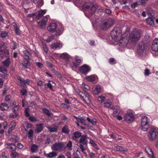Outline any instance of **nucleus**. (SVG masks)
<instances>
[{
  "label": "nucleus",
  "instance_id": "10",
  "mask_svg": "<svg viewBox=\"0 0 158 158\" xmlns=\"http://www.w3.org/2000/svg\"><path fill=\"white\" fill-rule=\"evenodd\" d=\"M65 148L64 143L61 142L56 143L51 147L53 150L60 152L64 150Z\"/></svg>",
  "mask_w": 158,
  "mask_h": 158
},
{
  "label": "nucleus",
  "instance_id": "61",
  "mask_svg": "<svg viewBox=\"0 0 158 158\" xmlns=\"http://www.w3.org/2000/svg\"><path fill=\"white\" fill-rule=\"evenodd\" d=\"M11 98V96L10 95H8L6 96L5 98V101L6 102H8L9 101H10Z\"/></svg>",
  "mask_w": 158,
  "mask_h": 158
},
{
  "label": "nucleus",
  "instance_id": "29",
  "mask_svg": "<svg viewBox=\"0 0 158 158\" xmlns=\"http://www.w3.org/2000/svg\"><path fill=\"white\" fill-rule=\"evenodd\" d=\"M43 124L42 123L38 124L37 125L36 131L38 133H39L41 132L43 130Z\"/></svg>",
  "mask_w": 158,
  "mask_h": 158
},
{
  "label": "nucleus",
  "instance_id": "56",
  "mask_svg": "<svg viewBox=\"0 0 158 158\" xmlns=\"http://www.w3.org/2000/svg\"><path fill=\"white\" fill-rule=\"evenodd\" d=\"M43 48L44 50L47 53L48 50V48L47 47L46 44H44L43 45Z\"/></svg>",
  "mask_w": 158,
  "mask_h": 158
},
{
  "label": "nucleus",
  "instance_id": "50",
  "mask_svg": "<svg viewBox=\"0 0 158 158\" xmlns=\"http://www.w3.org/2000/svg\"><path fill=\"white\" fill-rule=\"evenodd\" d=\"M0 75H1V76H0V77H2L5 79H7L9 76V75L7 74V73L0 74Z\"/></svg>",
  "mask_w": 158,
  "mask_h": 158
},
{
  "label": "nucleus",
  "instance_id": "3",
  "mask_svg": "<svg viewBox=\"0 0 158 158\" xmlns=\"http://www.w3.org/2000/svg\"><path fill=\"white\" fill-rule=\"evenodd\" d=\"M60 29L58 27L57 25L55 23H50L47 27V30L49 32L52 33H56V35H60L61 34V31L63 29V27L61 26Z\"/></svg>",
  "mask_w": 158,
  "mask_h": 158
},
{
  "label": "nucleus",
  "instance_id": "25",
  "mask_svg": "<svg viewBox=\"0 0 158 158\" xmlns=\"http://www.w3.org/2000/svg\"><path fill=\"white\" fill-rule=\"evenodd\" d=\"M86 79L88 81L92 82L96 80L97 79V77L95 75H91L87 76Z\"/></svg>",
  "mask_w": 158,
  "mask_h": 158
},
{
  "label": "nucleus",
  "instance_id": "6",
  "mask_svg": "<svg viewBox=\"0 0 158 158\" xmlns=\"http://www.w3.org/2000/svg\"><path fill=\"white\" fill-rule=\"evenodd\" d=\"M141 127L144 131H147L150 127V119L145 116H142L141 119Z\"/></svg>",
  "mask_w": 158,
  "mask_h": 158
},
{
  "label": "nucleus",
  "instance_id": "43",
  "mask_svg": "<svg viewBox=\"0 0 158 158\" xmlns=\"http://www.w3.org/2000/svg\"><path fill=\"white\" fill-rule=\"evenodd\" d=\"M34 133L32 129H30L27 135L29 138L31 139Z\"/></svg>",
  "mask_w": 158,
  "mask_h": 158
},
{
  "label": "nucleus",
  "instance_id": "27",
  "mask_svg": "<svg viewBox=\"0 0 158 158\" xmlns=\"http://www.w3.org/2000/svg\"><path fill=\"white\" fill-rule=\"evenodd\" d=\"M57 155V153L53 151L49 153H44V156L45 157L50 158L54 157Z\"/></svg>",
  "mask_w": 158,
  "mask_h": 158
},
{
  "label": "nucleus",
  "instance_id": "46",
  "mask_svg": "<svg viewBox=\"0 0 158 158\" xmlns=\"http://www.w3.org/2000/svg\"><path fill=\"white\" fill-rule=\"evenodd\" d=\"M32 126V125L31 123H27L26 124V128H25V131H27V129L31 128Z\"/></svg>",
  "mask_w": 158,
  "mask_h": 158
},
{
  "label": "nucleus",
  "instance_id": "38",
  "mask_svg": "<svg viewBox=\"0 0 158 158\" xmlns=\"http://www.w3.org/2000/svg\"><path fill=\"white\" fill-rule=\"evenodd\" d=\"M30 111V109L28 107H26L25 109L24 113L25 116L26 117H29L30 116V114L29 111Z\"/></svg>",
  "mask_w": 158,
  "mask_h": 158
},
{
  "label": "nucleus",
  "instance_id": "41",
  "mask_svg": "<svg viewBox=\"0 0 158 158\" xmlns=\"http://www.w3.org/2000/svg\"><path fill=\"white\" fill-rule=\"evenodd\" d=\"M10 155L12 158H15L19 156V154L15 151H13L11 152Z\"/></svg>",
  "mask_w": 158,
  "mask_h": 158
},
{
  "label": "nucleus",
  "instance_id": "40",
  "mask_svg": "<svg viewBox=\"0 0 158 158\" xmlns=\"http://www.w3.org/2000/svg\"><path fill=\"white\" fill-rule=\"evenodd\" d=\"M109 63L111 64H116V61L115 60L114 58H109L108 60Z\"/></svg>",
  "mask_w": 158,
  "mask_h": 158
},
{
  "label": "nucleus",
  "instance_id": "17",
  "mask_svg": "<svg viewBox=\"0 0 158 158\" xmlns=\"http://www.w3.org/2000/svg\"><path fill=\"white\" fill-rule=\"evenodd\" d=\"M93 94L96 95L99 94L102 90L101 86L99 85H96L95 87L93 88Z\"/></svg>",
  "mask_w": 158,
  "mask_h": 158
},
{
  "label": "nucleus",
  "instance_id": "60",
  "mask_svg": "<svg viewBox=\"0 0 158 158\" xmlns=\"http://www.w3.org/2000/svg\"><path fill=\"white\" fill-rule=\"evenodd\" d=\"M17 147L18 148L21 149L23 147V145L21 143H18L17 144Z\"/></svg>",
  "mask_w": 158,
  "mask_h": 158
},
{
  "label": "nucleus",
  "instance_id": "57",
  "mask_svg": "<svg viewBox=\"0 0 158 158\" xmlns=\"http://www.w3.org/2000/svg\"><path fill=\"white\" fill-rule=\"evenodd\" d=\"M46 86H47V87L49 88L50 89H52V86L50 83H48L46 84H45V87L46 88L47 87H46Z\"/></svg>",
  "mask_w": 158,
  "mask_h": 158
},
{
  "label": "nucleus",
  "instance_id": "62",
  "mask_svg": "<svg viewBox=\"0 0 158 158\" xmlns=\"http://www.w3.org/2000/svg\"><path fill=\"white\" fill-rule=\"evenodd\" d=\"M89 143L92 146H97L96 143L92 139H90L89 140Z\"/></svg>",
  "mask_w": 158,
  "mask_h": 158
},
{
  "label": "nucleus",
  "instance_id": "14",
  "mask_svg": "<svg viewBox=\"0 0 158 158\" xmlns=\"http://www.w3.org/2000/svg\"><path fill=\"white\" fill-rule=\"evenodd\" d=\"M63 46L62 43L57 42L52 44L51 45V48L54 50H59L62 48Z\"/></svg>",
  "mask_w": 158,
  "mask_h": 158
},
{
  "label": "nucleus",
  "instance_id": "9",
  "mask_svg": "<svg viewBox=\"0 0 158 158\" xmlns=\"http://www.w3.org/2000/svg\"><path fill=\"white\" fill-rule=\"evenodd\" d=\"M78 94L81 99L87 104H89L90 103V100L89 98V95L87 92H85L86 95L83 92L78 90Z\"/></svg>",
  "mask_w": 158,
  "mask_h": 158
},
{
  "label": "nucleus",
  "instance_id": "20",
  "mask_svg": "<svg viewBox=\"0 0 158 158\" xmlns=\"http://www.w3.org/2000/svg\"><path fill=\"white\" fill-rule=\"evenodd\" d=\"M48 18L46 16H45L43 18L41 21L37 22L38 25L40 27L45 26L46 24V23L48 22Z\"/></svg>",
  "mask_w": 158,
  "mask_h": 158
},
{
  "label": "nucleus",
  "instance_id": "51",
  "mask_svg": "<svg viewBox=\"0 0 158 158\" xmlns=\"http://www.w3.org/2000/svg\"><path fill=\"white\" fill-rule=\"evenodd\" d=\"M105 97L102 96H101L98 97V101L101 103L102 102H104L105 99Z\"/></svg>",
  "mask_w": 158,
  "mask_h": 158
},
{
  "label": "nucleus",
  "instance_id": "42",
  "mask_svg": "<svg viewBox=\"0 0 158 158\" xmlns=\"http://www.w3.org/2000/svg\"><path fill=\"white\" fill-rule=\"evenodd\" d=\"M0 72L3 73H7V69L4 67L0 66Z\"/></svg>",
  "mask_w": 158,
  "mask_h": 158
},
{
  "label": "nucleus",
  "instance_id": "58",
  "mask_svg": "<svg viewBox=\"0 0 158 158\" xmlns=\"http://www.w3.org/2000/svg\"><path fill=\"white\" fill-rule=\"evenodd\" d=\"M32 80H30L28 79H27L25 80L26 84H27L29 85H31L32 84Z\"/></svg>",
  "mask_w": 158,
  "mask_h": 158
},
{
  "label": "nucleus",
  "instance_id": "1",
  "mask_svg": "<svg viewBox=\"0 0 158 158\" xmlns=\"http://www.w3.org/2000/svg\"><path fill=\"white\" fill-rule=\"evenodd\" d=\"M122 30L120 27H115L111 32L113 39L119 42V45L123 47L126 46L128 42V37H124L122 35Z\"/></svg>",
  "mask_w": 158,
  "mask_h": 158
},
{
  "label": "nucleus",
  "instance_id": "18",
  "mask_svg": "<svg viewBox=\"0 0 158 158\" xmlns=\"http://www.w3.org/2000/svg\"><path fill=\"white\" fill-rule=\"evenodd\" d=\"M87 136L86 135L84 134L82 135L80 137L79 143H82L84 145H86L87 143Z\"/></svg>",
  "mask_w": 158,
  "mask_h": 158
},
{
  "label": "nucleus",
  "instance_id": "49",
  "mask_svg": "<svg viewBox=\"0 0 158 158\" xmlns=\"http://www.w3.org/2000/svg\"><path fill=\"white\" fill-rule=\"evenodd\" d=\"M28 119L31 122H35L38 120L36 117L32 116H30L29 117Z\"/></svg>",
  "mask_w": 158,
  "mask_h": 158
},
{
  "label": "nucleus",
  "instance_id": "31",
  "mask_svg": "<svg viewBox=\"0 0 158 158\" xmlns=\"http://www.w3.org/2000/svg\"><path fill=\"white\" fill-rule=\"evenodd\" d=\"M60 57L65 60L66 61H68L69 60V56L66 53H63L61 54Z\"/></svg>",
  "mask_w": 158,
  "mask_h": 158
},
{
  "label": "nucleus",
  "instance_id": "23",
  "mask_svg": "<svg viewBox=\"0 0 158 158\" xmlns=\"http://www.w3.org/2000/svg\"><path fill=\"white\" fill-rule=\"evenodd\" d=\"M24 56V58L27 60L30 61L31 60L30 58L31 56V54L27 50H25L23 52Z\"/></svg>",
  "mask_w": 158,
  "mask_h": 158
},
{
  "label": "nucleus",
  "instance_id": "26",
  "mask_svg": "<svg viewBox=\"0 0 158 158\" xmlns=\"http://www.w3.org/2000/svg\"><path fill=\"white\" fill-rule=\"evenodd\" d=\"M16 101H14L12 103V107H13L12 110L13 112H18L19 108V105H16Z\"/></svg>",
  "mask_w": 158,
  "mask_h": 158
},
{
  "label": "nucleus",
  "instance_id": "35",
  "mask_svg": "<svg viewBox=\"0 0 158 158\" xmlns=\"http://www.w3.org/2000/svg\"><path fill=\"white\" fill-rule=\"evenodd\" d=\"M38 147L35 144H33L31 146V150L32 153L36 152L37 151Z\"/></svg>",
  "mask_w": 158,
  "mask_h": 158
},
{
  "label": "nucleus",
  "instance_id": "37",
  "mask_svg": "<svg viewBox=\"0 0 158 158\" xmlns=\"http://www.w3.org/2000/svg\"><path fill=\"white\" fill-rule=\"evenodd\" d=\"M49 131L51 132H56L58 130V128L56 126H55L53 127H48V128Z\"/></svg>",
  "mask_w": 158,
  "mask_h": 158
},
{
  "label": "nucleus",
  "instance_id": "22",
  "mask_svg": "<svg viewBox=\"0 0 158 158\" xmlns=\"http://www.w3.org/2000/svg\"><path fill=\"white\" fill-rule=\"evenodd\" d=\"M12 25L14 27L15 34L18 35H19L21 33V31L19 29V27L17 26V24L15 22L13 23Z\"/></svg>",
  "mask_w": 158,
  "mask_h": 158
},
{
  "label": "nucleus",
  "instance_id": "16",
  "mask_svg": "<svg viewBox=\"0 0 158 158\" xmlns=\"http://www.w3.org/2000/svg\"><path fill=\"white\" fill-rule=\"evenodd\" d=\"M152 49L154 52H157L158 51V39H155L152 42Z\"/></svg>",
  "mask_w": 158,
  "mask_h": 158
},
{
  "label": "nucleus",
  "instance_id": "53",
  "mask_svg": "<svg viewBox=\"0 0 158 158\" xmlns=\"http://www.w3.org/2000/svg\"><path fill=\"white\" fill-rule=\"evenodd\" d=\"M62 132L66 134L69 132L68 129L67 128L66 126L64 127L62 129Z\"/></svg>",
  "mask_w": 158,
  "mask_h": 158
},
{
  "label": "nucleus",
  "instance_id": "34",
  "mask_svg": "<svg viewBox=\"0 0 158 158\" xmlns=\"http://www.w3.org/2000/svg\"><path fill=\"white\" fill-rule=\"evenodd\" d=\"M17 79L20 82L21 85L22 86H24L26 85L25 80L24 79H21L19 76L17 77Z\"/></svg>",
  "mask_w": 158,
  "mask_h": 158
},
{
  "label": "nucleus",
  "instance_id": "63",
  "mask_svg": "<svg viewBox=\"0 0 158 158\" xmlns=\"http://www.w3.org/2000/svg\"><path fill=\"white\" fill-rule=\"evenodd\" d=\"M43 0H33V2L35 4L43 3Z\"/></svg>",
  "mask_w": 158,
  "mask_h": 158
},
{
  "label": "nucleus",
  "instance_id": "28",
  "mask_svg": "<svg viewBox=\"0 0 158 158\" xmlns=\"http://www.w3.org/2000/svg\"><path fill=\"white\" fill-rule=\"evenodd\" d=\"M145 151L152 158H154L153 152L151 148L149 147H147L145 149Z\"/></svg>",
  "mask_w": 158,
  "mask_h": 158
},
{
  "label": "nucleus",
  "instance_id": "64",
  "mask_svg": "<svg viewBox=\"0 0 158 158\" xmlns=\"http://www.w3.org/2000/svg\"><path fill=\"white\" fill-rule=\"evenodd\" d=\"M146 2L144 0H139L138 2L139 4L141 5H144Z\"/></svg>",
  "mask_w": 158,
  "mask_h": 158
},
{
  "label": "nucleus",
  "instance_id": "11",
  "mask_svg": "<svg viewBox=\"0 0 158 158\" xmlns=\"http://www.w3.org/2000/svg\"><path fill=\"white\" fill-rule=\"evenodd\" d=\"M124 120L127 123H130L135 119L134 115L132 113H127L124 116Z\"/></svg>",
  "mask_w": 158,
  "mask_h": 158
},
{
  "label": "nucleus",
  "instance_id": "32",
  "mask_svg": "<svg viewBox=\"0 0 158 158\" xmlns=\"http://www.w3.org/2000/svg\"><path fill=\"white\" fill-rule=\"evenodd\" d=\"M146 23L150 26H153L154 25V22L151 17H149L146 19Z\"/></svg>",
  "mask_w": 158,
  "mask_h": 158
},
{
  "label": "nucleus",
  "instance_id": "59",
  "mask_svg": "<svg viewBox=\"0 0 158 158\" xmlns=\"http://www.w3.org/2000/svg\"><path fill=\"white\" fill-rule=\"evenodd\" d=\"M82 87L86 90H88L89 89V87L87 85H86L82 83Z\"/></svg>",
  "mask_w": 158,
  "mask_h": 158
},
{
  "label": "nucleus",
  "instance_id": "33",
  "mask_svg": "<svg viewBox=\"0 0 158 158\" xmlns=\"http://www.w3.org/2000/svg\"><path fill=\"white\" fill-rule=\"evenodd\" d=\"M46 10H39L37 15L38 18H41L46 13Z\"/></svg>",
  "mask_w": 158,
  "mask_h": 158
},
{
  "label": "nucleus",
  "instance_id": "47",
  "mask_svg": "<svg viewBox=\"0 0 158 158\" xmlns=\"http://www.w3.org/2000/svg\"><path fill=\"white\" fill-rule=\"evenodd\" d=\"M114 112H113V115L114 117H116L118 115V114L119 113L120 110L118 109H116L115 110H114Z\"/></svg>",
  "mask_w": 158,
  "mask_h": 158
},
{
  "label": "nucleus",
  "instance_id": "7",
  "mask_svg": "<svg viewBox=\"0 0 158 158\" xmlns=\"http://www.w3.org/2000/svg\"><path fill=\"white\" fill-rule=\"evenodd\" d=\"M158 135V128L153 127H151L149 131L148 136L150 140L156 139Z\"/></svg>",
  "mask_w": 158,
  "mask_h": 158
},
{
  "label": "nucleus",
  "instance_id": "54",
  "mask_svg": "<svg viewBox=\"0 0 158 158\" xmlns=\"http://www.w3.org/2000/svg\"><path fill=\"white\" fill-rule=\"evenodd\" d=\"M1 156L2 158H8L7 153L5 152H2Z\"/></svg>",
  "mask_w": 158,
  "mask_h": 158
},
{
  "label": "nucleus",
  "instance_id": "5",
  "mask_svg": "<svg viewBox=\"0 0 158 158\" xmlns=\"http://www.w3.org/2000/svg\"><path fill=\"white\" fill-rule=\"evenodd\" d=\"M114 21L111 18H109L106 21L102 22L99 24V27L101 30L106 31L114 24Z\"/></svg>",
  "mask_w": 158,
  "mask_h": 158
},
{
  "label": "nucleus",
  "instance_id": "2",
  "mask_svg": "<svg viewBox=\"0 0 158 158\" xmlns=\"http://www.w3.org/2000/svg\"><path fill=\"white\" fill-rule=\"evenodd\" d=\"M98 7L96 5L90 2H85L82 6V9L84 10H88L90 11L91 15H92L95 12Z\"/></svg>",
  "mask_w": 158,
  "mask_h": 158
},
{
  "label": "nucleus",
  "instance_id": "36",
  "mask_svg": "<svg viewBox=\"0 0 158 158\" xmlns=\"http://www.w3.org/2000/svg\"><path fill=\"white\" fill-rule=\"evenodd\" d=\"M86 119L89 123H91L93 125H95L97 123V120L95 119H91L89 117H87Z\"/></svg>",
  "mask_w": 158,
  "mask_h": 158
},
{
  "label": "nucleus",
  "instance_id": "52",
  "mask_svg": "<svg viewBox=\"0 0 158 158\" xmlns=\"http://www.w3.org/2000/svg\"><path fill=\"white\" fill-rule=\"evenodd\" d=\"M54 35H52L49 37L48 39L46 40V41L48 43H49L52 41L54 39Z\"/></svg>",
  "mask_w": 158,
  "mask_h": 158
},
{
  "label": "nucleus",
  "instance_id": "44",
  "mask_svg": "<svg viewBox=\"0 0 158 158\" xmlns=\"http://www.w3.org/2000/svg\"><path fill=\"white\" fill-rule=\"evenodd\" d=\"M8 35V32L6 31H2L1 32V36L2 38H5Z\"/></svg>",
  "mask_w": 158,
  "mask_h": 158
},
{
  "label": "nucleus",
  "instance_id": "45",
  "mask_svg": "<svg viewBox=\"0 0 158 158\" xmlns=\"http://www.w3.org/2000/svg\"><path fill=\"white\" fill-rule=\"evenodd\" d=\"M29 61L26 60L25 61H24L23 63H21L20 65L23 68H27V64L29 63Z\"/></svg>",
  "mask_w": 158,
  "mask_h": 158
},
{
  "label": "nucleus",
  "instance_id": "12",
  "mask_svg": "<svg viewBox=\"0 0 158 158\" xmlns=\"http://www.w3.org/2000/svg\"><path fill=\"white\" fill-rule=\"evenodd\" d=\"M82 60L80 57L76 56L75 58V61L74 62L72 65H71L73 70H76L77 68L82 62Z\"/></svg>",
  "mask_w": 158,
  "mask_h": 158
},
{
  "label": "nucleus",
  "instance_id": "21",
  "mask_svg": "<svg viewBox=\"0 0 158 158\" xmlns=\"http://www.w3.org/2000/svg\"><path fill=\"white\" fill-rule=\"evenodd\" d=\"M9 108L8 105L5 102H3L0 104V110L2 111L7 110Z\"/></svg>",
  "mask_w": 158,
  "mask_h": 158
},
{
  "label": "nucleus",
  "instance_id": "19",
  "mask_svg": "<svg viewBox=\"0 0 158 158\" xmlns=\"http://www.w3.org/2000/svg\"><path fill=\"white\" fill-rule=\"evenodd\" d=\"M114 147L115 148V150L116 151H118L119 152H127L128 149L126 148H124L122 146H120L116 144L114 145Z\"/></svg>",
  "mask_w": 158,
  "mask_h": 158
},
{
  "label": "nucleus",
  "instance_id": "30",
  "mask_svg": "<svg viewBox=\"0 0 158 158\" xmlns=\"http://www.w3.org/2000/svg\"><path fill=\"white\" fill-rule=\"evenodd\" d=\"M10 62V57L7 58L5 60L2 62L4 66L6 67H8L9 66Z\"/></svg>",
  "mask_w": 158,
  "mask_h": 158
},
{
  "label": "nucleus",
  "instance_id": "4",
  "mask_svg": "<svg viewBox=\"0 0 158 158\" xmlns=\"http://www.w3.org/2000/svg\"><path fill=\"white\" fill-rule=\"evenodd\" d=\"M149 44L145 43L143 41H140L137 47V54L139 55H142L146 52L148 48Z\"/></svg>",
  "mask_w": 158,
  "mask_h": 158
},
{
  "label": "nucleus",
  "instance_id": "39",
  "mask_svg": "<svg viewBox=\"0 0 158 158\" xmlns=\"http://www.w3.org/2000/svg\"><path fill=\"white\" fill-rule=\"evenodd\" d=\"M43 112L47 114L48 116L50 117L51 116V114L50 112L49 111L45 108H44L43 109Z\"/></svg>",
  "mask_w": 158,
  "mask_h": 158
},
{
  "label": "nucleus",
  "instance_id": "8",
  "mask_svg": "<svg viewBox=\"0 0 158 158\" xmlns=\"http://www.w3.org/2000/svg\"><path fill=\"white\" fill-rule=\"evenodd\" d=\"M140 36L139 31L138 30H135L132 31L130 35V39L132 42H135L138 41Z\"/></svg>",
  "mask_w": 158,
  "mask_h": 158
},
{
  "label": "nucleus",
  "instance_id": "48",
  "mask_svg": "<svg viewBox=\"0 0 158 158\" xmlns=\"http://www.w3.org/2000/svg\"><path fill=\"white\" fill-rule=\"evenodd\" d=\"M14 114H10L9 116L10 118H14L18 116V112H13Z\"/></svg>",
  "mask_w": 158,
  "mask_h": 158
},
{
  "label": "nucleus",
  "instance_id": "55",
  "mask_svg": "<svg viewBox=\"0 0 158 158\" xmlns=\"http://www.w3.org/2000/svg\"><path fill=\"white\" fill-rule=\"evenodd\" d=\"M16 125V122L15 121H13L10 123V127L14 129Z\"/></svg>",
  "mask_w": 158,
  "mask_h": 158
},
{
  "label": "nucleus",
  "instance_id": "15",
  "mask_svg": "<svg viewBox=\"0 0 158 158\" xmlns=\"http://www.w3.org/2000/svg\"><path fill=\"white\" fill-rule=\"evenodd\" d=\"M5 146L6 147L8 148L11 152L13 151H15L16 146L14 143H5Z\"/></svg>",
  "mask_w": 158,
  "mask_h": 158
},
{
  "label": "nucleus",
  "instance_id": "24",
  "mask_svg": "<svg viewBox=\"0 0 158 158\" xmlns=\"http://www.w3.org/2000/svg\"><path fill=\"white\" fill-rule=\"evenodd\" d=\"M73 136L72 137V139L73 140H76L77 138L80 137L81 135V133L78 131H76L73 133Z\"/></svg>",
  "mask_w": 158,
  "mask_h": 158
},
{
  "label": "nucleus",
  "instance_id": "13",
  "mask_svg": "<svg viewBox=\"0 0 158 158\" xmlns=\"http://www.w3.org/2000/svg\"><path fill=\"white\" fill-rule=\"evenodd\" d=\"M91 70L90 66L86 64H84L81 66L79 69V71L81 73L83 74H86Z\"/></svg>",
  "mask_w": 158,
  "mask_h": 158
}]
</instances>
